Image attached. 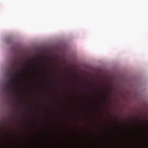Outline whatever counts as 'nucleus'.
Segmentation results:
<instances>
[{"label":"nucleus","instance_id":"0eeeda50","mask_svg":"<svg viewBox=\"0 0 148 148\" xmlns=\"http://www.w3.org/2000/svg\"><path fill=\"white\" fill-rule=\"evenodd\" d=\"M11 72L10 70H9L6 73V75L8 76H10L11 75Z\"/></svg>","mask_w":148,"mask_h":148},{"label":"nucleus","instance_id":"39448f33","mask_svg":"<svg viewBox=\"0 0 148 148\" xmlns=\"http://www.w3.org/2000/svg\"><path fill=\"white\" fill-rule=\"evenodd\" d=\"M14 76H16L18 77H21L22 76V75L21 74V73H16L14 74Z\"/></svg>","mask_w":148,"mask_h":148},{"label":"nucleus","instance_id":"20e7f679","mask_svg":"<svg viewBox=\"0 0 148 148\" xmlns=\"http://www.w3.org/2000/svg\"><path fill=\"white\" fill-rule=\"evenodd\" d=\"M32 102H108V101H32Z\"/></svg>","mask_w":148,"mask_h":148},{"label":"nucleus","instance_id":"7ed1b4c3","mask_svg":"<svg viewBox=\"0 0 148 148\" xmlns=\"http://www.w3.org/2000/svg\"><path fill=\"white\" fill-rule=\"evenodd\" d=\"M25 66H26V67L23 70L25 72L27 71H33V66L29 62H27V64H26Z\"/></svg>","mask_w":148,"mask_h":148},{"label":"nucleus","instance_id":"f03ea898","mask_svg":"<svg viewBox=\"0 0 148 148\" xmlns=\"http://www.w3.org/2000/svg\"><path fill=\"white\" fill-rule=\"evenodd\" d=\"M10 84L13 85L15 84L14 78L12 77H11L6 83V85L4 87L5 91L11 94L16 95V93L18 92V91L16 88H13L11 86L9 85Z\"/></svg>","mask_w":148,"mask_h":148},{"label":"nucleus","instance_id":"6e6552de","mask_svg":"<svg viewBox=\"0 0 148 148\" xmlns=\"http://www.w3.org/2000/svg\"><path fill=\"white\" fill-rule=\"evenodd\" d=\"M32 60H34V58H33L32 59Z\"/></svg>","mask_w":148,"mask_h":148},{"label":"nucleus","instance_id":"f257e3e1","mask_svg":"<svg viewBox=\"0 0 148 148\" xmlns=\"http://www.w3.org/2000/svg\"><path fill=\"white\" fill-rule=\"evenodd\" d=\"M97 90H92L90 92L88 91L86 89L84 91H79L78 93L84 95H86L87 94H89L93 96H96L101 97H109L110 95L111 92L106 89V91H104L103 89L100 88L98 87Z\"/></svg>","mask_w":148,"mask_h":148},{"label":"nucleus","instance_id":"423d86ee","mask_svg":"<svg viewBox=\"0 0 148 148\" xmlns=\"http://www.w3.org/2000/svg\"><path fill=\"white\" fill-rule=\"evenodd\" d=\"M15 66V65L14 64H11L10 66V70L13 69Z\"/></svg>","mask_w":148,"mask_h":148}]
</instances>
